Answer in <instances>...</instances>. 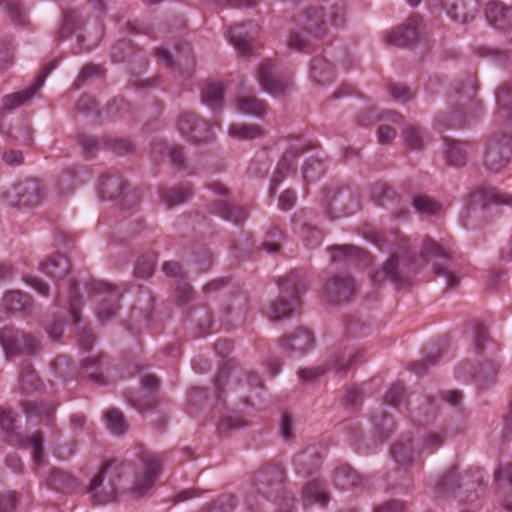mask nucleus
I'll list each match as a JSON object with an SVG mask.
<instances>
[{
    "label": "nucleus",
    "mask_w": 512,
    "mask_h": 512,
    "mask_svg": "<svg viewBox=\"0 0 512 512\" xmlns=\"http://www.w3.org/2000/svg\"><path fill=\"white\" fill-rule=\"evenodd\" d=\"M331 262L340 261H360L365 262L368 260V253L356 246L352 245H336L328 248Z\"/></svg>",
    "instance_id": "obj_32"
},
{
    "label": "nucleus",
    "mask_w": 512,
    "mask_h": 512,
    "mask_svg": "<svg viewBox=\"0 0 512 512\" xmlns=\"http://www.w3.org/2000/svg\"><path fill=\"white\" fill-rule=\"evenodd\" d=\"M18 381L20 388L24 393H31L39 390L42 385L32 364L29 362L22 363Z\"/></svg>",
    "instance_id": "obj_41"
},
{
    "label": "nucleus",
    "mask_w": 512,
    "mask_h": 512,
    "mask_svg": "<svg viewBox=\"0 0 512 512\" xmlns=\"http://www.w3.org/2000/svg\"><path fill=\"white\" fill-rule=\"evenodd\" d=\"M440 5L446 10L447 14L454 21L467 23L474 18V15H470L462 12L463 5H458L456 2H450L449 0H439Z\"/></svg>",
    "instance_id": "obj_60"
},
{
    "label": "nucleus",
    "mask_w": 512,
    "mask_h": 512,
    "mask_svg": "<svg viewBox=\"0 0 512 512\" xmlns=\"http://www.w3.org/2000/svg\"><path fill=\"white\" fill-rule=\"evenodd\" d=\"M344 8L333 5L328 15L321 6L306 8L297 18L299 30L291 33L289 47L299 52H309L328 30V23L341 25L344 22Z\"/></svg>",
    "instance_id": "obj_2"
},
{
    "label": "nucleus",
    "mask_w": 512,
    "mask_h": 512,
    "mask_svg": "<svg viewBox=\"0 0 512 512\" xmlns=\"http://www.w3.org/2000/svg\"><path fill=\"white\" fill-rule=\"evenodd\" d=\"M201 100L210 109H222L224 103L223 85L214 82L204 84L201 88Z\"/></svg>",
    "instance_id": "obj_35"
},
{
    "label": "nucleus",
    "mask_w": 512,
    "mask_h": 512,
    "mask_svg": "<svg viewBox=\"0 0 512 512\" xmlns=\"http://www.w3.org/2000/svg\"><path fill=\"white\" fill-rule=\"evenodd\" d=\"M256 77L261 88L274 96L284 94L291 83L290 77L279 72L271 59H265L259 64Z\"/></svg>",
    "instance_id": "obj_14"
},
{
    "label": "nucleus",
    "mask_w": 512,
    "mask_h": 512,
    "mask_svg": "<svg viewBox=\"0 0 512 512\" xmlns=\"http://www.w3.org/2000/svg\"><path fill=\"white\" fill-rule=\"evenodd\" d=\"M412 204L418 213L427 216L437 215L441 210V205L426 195L415 196Z\"/></svg>",
    "instance_id": "obj_51"
},
{
    "label": "nucleus",
    "mask_w": 512,
    "mask_h": 512,
    "mask_svg": "<svg viewBox=\"0 0 512 512\" xmlns=\"http://www.w3.org/2000/svg\"><path fill=\"white\" fill-rule=\"evenodd\" d=\"M311 77L320 85L332 81L333 69L331 64L322 57H315L311 62Z\"/></svg>",
    "instance_id": "obj_44"
},
{
    "label": "nucleus",
    "mask_w": 512,
    "mask_h": 512,
    "mask_svg": "<svg viewBox=\"0 0 512 512\" xmlns=\"http://www.w3.org/2000/svg\"><path fill=\"white\" fill-rule=\"evenodd\" d=\"M333 481L338 488L346 490L360 485L361 477L350 465L343 464L335 470Z\"/></svg>",
    "instance_id": "obj_37"
},
{
    "label": "nucleus",
    "mask_w": 512,
    "mask_h": 512,
    "mask_svg": "<svg viewBox=\"0 0 512 512\" xmlns=\"http://www.w3.org/2000/svg\"><path fill=\"white\" fill-rule=\"evenodd\" d=\"M358 292L356 280L348 274H334L324 282L323 293L331 304L351 301Z\"/></svg>",
    "instance_id": "obj_11"
},
{
    "label": "nucleus",
    "mask_w": 512,
    "mask_h": 512,
    "mask_svg": "<svg viewBox=\"0 0 512 512\" xmlns=\"http://www.w3.org/2000/svg\"><path fill=\"white\" fill-rule=\"evenodd\" d=\"M258 33V25L253 21H249L246 24L231 27L228 38L241 55L248 56L251 52V44Z\"/></svg>",
    "instance_id": "obj_22"
},
{
    "label": "nucleus",
    "mask_w": 512,
    "mask_h": 512,
    "mask_svg": "<svg viewBox=\"0 0 512 512\" xmlns=\"http://www.w3.org/2000/svg\"><path fill=\"white\" fill-rule=\"evenodd\" d=\"M45 187L38 179H25L5 188L2 198L10 206H38L44 199Z\"/></svg>",
    "instance_id": "obj_6"
},
{
    "label": "nucleus",
    "mask_w": 512,
    "mask_h": 512,
    "mask_svg": "<svg viewBox=\"0 0 512 512\" xmlns=\"http://www.w3.org/2000/svg\"><path fill=\"white\" fill-rule=\"evenodd\" d=\"M421 254L424 258H427V260L432 258L441 261L435 262L432 269L436 277H442L444 279L447 287L453 288L459 284V277L454 274L450 265L445 264L446 262H449L451 258L450 251L438 245L434 240L426 238L423 243Z\"/></svg>",
    "instance_id": "obj_9"
},
{
    "label": "nucleus",
    "mask_w": 512,
    "mask_h": 512,
    "mask_svg": "<svg viewBox=\"0 0 512 512\" xmlns=\"http://www.w3.org/2000/svg\"><path fill=\"white\" fill-rule=\"evenodd\" d=\"M304 499L309 504H319L325 506L329 501L328 494L323 490L321 482L313 480L304 488Z\"/></svg>",
    "instance_id": "obj_47"
},
{
    "label": "nucleus",
    "mask_w": 512,
    "mask_h": 512,
    "mask_svg": "<svg viewBox=\"0 0 512 512\" xmlns=\"http://www.w3.org/2000/svg\"><path fill=\"white\" fill-rule=\"evenodd\" d=\"M512 159V128L499 126L488 139L483 163L487 170L498 173L508 166Z\"/></svg>",
    "instance_id": "obj_4"
},
{
    "label": "nucleus",
    "mask_w": 512,
    "mask_h": 512,
    "mask_svg": "<svg viewBox=\"0 0 512 512\" xmlns=\"http://www.w3.org/2000/svg\"><path fill=\"white\" fill-rule=\"evenodd\" d=\"M406 397L403 383L397 381L389 388L384 396V402L388 405L398 407Z\"/></svg>",
    "instance_id": "obj_64"
},
{
    "label": "nucleus",
    "mask_w": 512,
    "mask_h": 512,
    "mask_svg": "<svg viewBox=\"0 0 512 512\" xmlns=\"http://www.w3.org/2000/svg\"><path fill=\"white\" fill-rule=\"evenodd\" d=\"M105 355L99 353L91 355L81 361V374L98 384L105 383V376L102 373Z\"/></svg>",
    "instance_id": "obj_33"
},
{
    "label": "nucleus",
    "mask_w": 512,
    "mask_h": 512,
    "mask_svg": "<svg viewBox=\"0 0 512 512\" xmlns=\"http://www.w3.org/2000/svg\"><path fill=\"white\" fill-rule=\"evenodd\" d=\"M499 110L496 115L498 126L512 128V84L503 85L496 95Z\"/></svg>",
    "instance_id": "obj_28"
},
{
    "label": "nucleus",
    "mask_w": 512,
    "mask_h": 512,
    "mask_svg": "<svg viewBox=\"0 0 512 512\" xmlns=\"http://www.w3.org/2000/svg\"><path fill=\"white\" fill-rule=\"evenodd\" d=\"M70 269V261L61 253L53 254L50 258L40 264V270L56 282L64 281L69 274Z\"/></svg>",
    "instance_id": "obj_27"
},
{
    "label": "nucleus",
    "mask_w": 512,
    "mask_h": 512,
    "mask_svg": "<svg viewBox=\"0 0 512 512\" xmlns=\"http://www.w3.org/2000/svg\"><path fill=\"white\" fill-rule=\"evenodd\" d=\"M469 480L463 484L459 483L460 475L458 470L453 467L442 477H439L435 483V492L443 497L454 495L457 489L465 488L467 495L463 498L465 501H473L479 497L478 491H482V483L480 477L474 475H466Z\"/></svg>",
    "instance_id": "obj_8"
},
{
    "label": "nucleus",
    "mask_w": 512,
    "mask_h": 512,
    "mask_svg": "<svg viewBox=\"0 0 512 512\" xmlns=\"http://www.w3.org/2000/svg\"><path fill=\"white\" fill-rule=\"evenodd\" d=\"M68 292H69V311L71 316L74 318L76 324L80 322V305L81 295L78 291V284L76 281H68Z\"/></svg>",
    "instance_id": "obj_58"
},
{
    "label": "nucleus",
    "mask_w": 512,
    "mask_h": 512,
    "mask_svg": "<svg viewBox=\"0 0 512 512\" xmlns=\"http://www.w3.org/2000/svg\"><path fill=\"white\" fill-rule=\"evenodd\" d=\"M92 289L98 297V316L104 320H110L117 315L119 301L122 294L112 285L98 281L92 284Z\"/></svg>",
    "instance_id": "obj_17"
},
{
    "label": "nucleus",
    "mask_w": 512,
    "mask_h": 512,
    "mask_svg": "<svg viewBox=\"0 0 512 512\" xmlns=\"http://www.w3.org/2000/svg\"><path fill=\"white\" fill-rule=\"evenodd\" d=\"M485 16L488 23L497 29L507 30L512 27V5L506 6L496 0L490 1Z\"/></svg>",
    "instance_id": "obj_25"
},
{
    "label": "nucleus",
    "mask_w": 512,
    "mask_h": 512,
    "mask_svg": "<svg viewBox=\"0 0 512 512\" xmlns=\"http://www.w3.org/2000/svg\"><path fill=\"white\" fill-rule=\"evenodd\" d=\"M0 344L8 357L36 354L40 350V343L33 335L8 326L0 328Z\"/></svg>",
    "instance_id": "obj_7"
},
{
    "label": "nucleus",
    "mask_w": 512,
    "mask_h": 512,
    "mask_svg": "<svg viewBox=\"0 0 512 512\" xmlns=\"http://www.w3.org/2000/svg\"><path fill=\"white\" fill-rule=\"evenodd\" d=\"M279 297L269 304L266 312L268 318L280 321L293 315L305 291V279L302 274L292 271L278 280Z\"/></svg>",
    "instance_id": "obj_3"
},
{
    "label": "nucleus",
    "mask_w": 512,
    "mask_h": 512,
    "mask_svg": "<svg viewBox=\"0 0 512 512\" xmlns=\"http://www.w3.org/2000/svg\"><path fill=\"white\" fill-rule=\"evenodd\" d=\"M107 428L112 434L122 435L128 430V423L124 414L117 408L106 412Z\"/></svg>",
    "instance_id": "obj_48"
},
{
    "label": "nucleus",
    "mask_w": 512,
    "mask_h": 512,
    "mask_svg": "<svg viewBox=\"0 0 512 512\" xmlns=\"http://www.w3.org/2000/svg\"><path fill=\"white\" fill-rule=\"evenodd\" d=\"M2 301L6 309L12 312H20L24 315H29L33 310L32 298L30 295L20 290L7 292L3 296Z\"/></svg>",
    "instance_id": "obj_31"
},
{
    "label": "nucleus",
    "mask_w": 512,
    "mask_h": 512,
    "mask_svg": "<svg viewBox=\"0 0 512 512\" xmlns=\"http://www.w3.org/2000/svg\"><path fill=\"white\" fill-rule=\"evenodd\" d=\"M22 407L28 418L38 416L40 419L46 420L52 419L56 410L53 404L35 402H24Z\"/></svg>",
    "instance_id": "obj_50"
},
{
    "label": "nucleus",
    "mask_w": 512,
    "mask_h": 512,
    "mask_svg": "<svg viewBox=\"0 0 512 512\" xmlns=\"http://www.w3.org/2000/svg\"><path fill=\"white\" fill-rule=\"evenodd\" d=\"M346 341L348 340V335L353 338H360L367 336L371 331V326L362 322L359 318H350L346 323Z\"/></svg>",
    "instance_id": "obj_63"
},
{
    "label": "nucleus",
    "mask_w": 512,
    "mask_h": 512,
    "mask_svg": "<svg viewBox=\"0 0 512 512\" xmlns=\"http://www.w3.org/2000/svg\"><path fill=\"white\" fill-rule=\"evenodd\" d=\"M390 236L392 239L384 234H373V240L380 249L385 245H391L396 246L398 251L394 252L379 270L371 274L370 278L374 285L389 280L400 289L408 286L416 274V252L410 250L408 240L400 232H394Z\"/></svg>",
    "instance_id": "obj_1"
},
{
    "label": "nucleus",
    "mask_w": 512,
    "mask_h": 512,
    "mask_svg": "<svg viewBox=\"0 0 512 512\" xmlns=\"http://www.w3.org/2000/svg\"><path fill=\"white\" fill-rule=\"evenodd\" d=\"M159 195L166 206L171 208L190 199L192 191L190 186L164 187L159 190Z\"/></svg>",
    "instance_id": "obj_39"
},
{
    "label": "nucleus",
    "mask_w": 512,
    "mask_h": 512,
    "mask_svg": "<svg viewBox=\"0 0 512 512\" xmlns=\"http://www.w3.org/2000/svg\"><path fill=\"white\" fill-rule=\"evenodd\" d=\"M159 384L158 378L154 375H146L141 381V389L135 393H129L127 401L139 412L150 411L157 405L155 390Z\"/></svg>",
    "instance_id": "obj_19"
},
{
    "label": "nucleus",
    "mask_w": 512,
    "mask_h": 512,
    "mask_svg": "<svg viewBox=\"0 0 512 512\" xmlns=\"http://www.w3.org/2000/svg\"><path fill=\"white\" fill-rule=\"evenodd\" d=\"M494 478L500 491L512 490V459L495 470Z\"/></svg>",
    "instance_id": "obj_59"
},
{
    "label": "nucleus",
    "mask_w": 512,
    "mask_h": 512,
    "mask_svg": "<svg viewBox=\"0 0 512 512\" xmlns=\"http://www.w3.org/2000/svg\"><path fill=\"white\" fill-rule=\"evenodd\" d=\"M0 9L6 12L14 25H25V12L18 3L3 0L0 2Z\"/></svg>",
    "instance_id": "obj_56"
},
{
    "label": "nucleus",
    "mask_w": 512,
    "mask_h": 512,
    "mask_svg": "<svg viewBox=\"0 0 512 512\" xmlns=\"http://www.w3.org/2000/svg\"><path fill=\"white\" fill-rule=\"evenodd\" d=\"M320 456L317 453H313L310 451H305L295 458V463L297 466H302L301 470L298 472H306L310 473L312 469L320 466Z\"/></svg>",
    "instance_id": "obj_61"
},
{
    "label": "nucleus",
    "mask_w": 512,
    "mask_h": 512,
    "mask_svg": "<svg viewBox=\"0 0 512 512\" xmlns=\"http://www.w3.org/2000/svg\"><path fill=\"white\" fill-rule=\"evenodd\" d=\"M483 202V204L508 205L512 207V196L500 192L497 188H481L472 195V203Z\"/></svg>",
    "instance_id": "obj_34"
},
{
    "label": "nucleus",
    "mask_w": 512,
    "mask_h": 512,
    "mask_svg": "<svg viewBox=\"0 0 512 512\" xmlns=\"http://www.w3.org/2000/svg\"><path fill=\"white\" fill-rule=\"evenodd\" d=\"M420 16H411L406 23L398 26L387 36V43L398 47H407L419 37Z\"/></svg>",
    "instance_id": "obj_23"
},
{
    "label": "nucleus",
    "mask_w": 512,
    "mask_h": 512,
    "mask_svg": "<svg viewBox=\"0 0 512 512\" xmlns=\"http://www.w3.org/2000/svg\"><path fill=\"white\" fill-rule=\"evenodd\" d=\"M179 132L195 143L209 142L214 139L211 124L193 112L183 113L177 123Z\"/></svg>",
    "instance_id": "obj_15"
},
{
    "label": "nucleus",
    "mask_w": 512,
    "mask_h": 512,
    "mask_svg": "<svg viewBox=\"0 0 512 512\" xmlns=\"http://www.w3.org/2000/svg\"><path fill=\"white\" fill-rule=\"evenodd\" d=\"M313 333L307 328H298L283 339L282 350L296 352L300 355L306 353L314 346Z\"/></svg>",
    "instance_id": "obj_24"
},
{
    "label": "nucleus",
    "mask_w": 512,
    "mask_h": 512,
    "mask_svg": "<svg viewBox=\"0 0 512 512\" xmlns=\"http://www.w3.org/2000/svg\"><path fill=\"white\" fill-rule=\"evenodd\" d=\"M143 467L136 476L131 492L135 497L150 495L160 473V460L156 455L142 457Z\"/></svg>",
    "instance_id": "obj_16"
},
{
    "label": "nucleus",
    "mask_w": 512,
    "mask_h": 512,
    "mask_svg": "<svg viewBox=\"0 0 512 512\" xmlns=\"http://www.w3.org/2000/svg\"><path fill=\"white\" fill-rule=\"evenodd\" d=\"M56 67V62L52 61L48 63L40 73L36 76L33 83H31L27 88L14 92L8 95H5L2 98V108L3 112H11L19 107L29 105L41 87L44 85L46 77L49 73Z\"/></svg>",
    "instance_id": "obj_12"
},
{
    "label": "nucleus",
    "mask_w": 512,
    "mask_h": 512,
    "mask_svg": "<svg viewBox=\"0 0 512 512\" xmlns=\"http://www.w3.org/2000/svg\"><path fill=\"white\" fill-rule=\"evenodd\" d=\"M500 367L501 362L499 360H486L480 364L476 372L473 374V377L480 384L486 385L495 380Z\"/></svg>",
    "instance_id": "obj_45"
},
{
    "label": "nucleus",
    "mask_w": 512,
    "mask_h": 512,
    "mask_svg": "<svg viewBox=\"0 0 512 512\" xmlns=\"http://www.w3.org/2000/svg\"><path fill=\"white\" fill-rule=\"evenodd\" d=\"M78 142L87 158H93L102 146L119 154L129 152L132 149V143L128 139L112 138L110 136L99 140L94 136L82 134L78 137Z\"/></svg>",
    "instance_id": "obj_18"
},
{
    "label": "nucleus",
    "mask_w": 512,
    "mask_h": 512,
    "mask_svg": "<svg viewBox=\"0 0 512 512\" xmlns=\"http://www.w3.org/2000/svg\"><path fill=\"white\" fill-rule=\"evenodd\" d=\"M49 486L59 492L73 493L78 488L77 480L67 471L54 469L48 480Z\"/></svg>",
    "instance_id": "obj_36"
},
{
    "label": "nucleus",
    "mask_w": 512,
    "mask_h": 512,
    "mask_svg": "<svg viewBox=\"0 0 512 512\" xmlns=\"http://www.w3.org/2000/svg\"><path fill=\"white\" fill-rule=\"evenodd\" d=\"M229 135L240 140H251L262 137L264 131L257 124H232L229 127Z\"/></svg>",
    "instance_id": "obj_46"
},
{
    "label": "nucleus",
    "mask_w": 512,
    "mask_h": 512,
    "mask_svg": "<svg viewBox=\"0 0 512 512\" xmlns=\"http://www.w3.org/2000/svg\"><path fill=\"white\" fill-rule=\"evenodd\" d=\"M341 340L337 343L326 361V368L337 373H346L366 361L365 351Z\"/></svg>",
    "instance_id": "obj_10"
},
{
    "label": "nucleus",
    "mask_w": 512,
    "mask_h": 512,
    "mask_svg": "<svg viewBox=\"0 0 512 512\" xmlns=\"http://www.w3.org/2000/svg\"><path fill=\"white\" fill-rule=\"evenodd\" d=\"M122 465L116 460L108 461L90 482L88 492L92 494L95 504H106L115 500L116 481L121 477Z\"/></svg>",
    "instance_id": "obj_5"
},
{
    "label": "nucleus",
    "mask_w": 512,
    "mask_h": 512,
    "mask_svg": "<svg viewBox=\"0 0 512 512\" xmlns=\"http://www.w3.org/2000/svg\"><path fill=\"white\" fill-rule=\"evenodd\" d=\"M469 144L454 139H445L444 158L454 167H462L468 161Z\"/></svg>",
    "instance_id": "obj_29"
},
{
    "label": "nucleus",
    "mask_w": 512,
    "mask_h": 512,
    "mask_svg": "<svg viewBox=\"0 0 512 512\" xmlns=\"http://www.w3.org/2000/svg\"><path fill=\"white\" fill-rule=\"evenodd\" d=\"M307 148L308 146L299 138L295 139L294 142L290 144L289 149L279 160L272 176V189H275L286 178V176L295 172L297 157Z\"/></svg>",
    "instance_id": "obj_21"
},
{
    "label": "nucleus",
    "mask_w": 512,
    "mask_h": 512,
    "mask_svg": "<svg viewBox=\"0 0 512 512\" xmlns=\"http://www.w3.org/2000/svg\"><path fill=\"white\" fill-rule=\"evenodd\" d=\"M212 214L231 221L235 224L243 223L247 218V212L243 207L232 205L225 201H215L209 206Z\"/></svg>",
    "instance_id": "obj_30"
},
{
    "label": "nucleus",
    "mask_w": 512,
    "mask_h": 512,
    "mask_svg": "<svg viewBox=\"0 0 512 512\" xmlns=\"http://www.w3.org/2000/svg\"><path fill=\"white\" fill-rule=\"evenodd\" d=\"M491 341L488 328L480 322L475 323L473 327V349L476 354L482 355L485 344Z\"/></svg>",
    "instance_id": "obj_54"
},
{
    "label": "nucleus",
    "mask_w": 512,
    "mask_h": 512,
    "mask_svg": "<svg viewBox=\"0 0 512 512\" xmlns=\"http://www.w3.org/2000/svg\"><path fill=\"white\" fill-rule=\"evenodd\" d=\"M15 418L11 410L0 409V427L8 435L15 439L16 442L23 446H29L32 449L34 461L40 464L44 459V436L41 431H37L31 437L22 436L14 432Z\"/></svg>",
    "instance_id": "obj_13"
},
{
    "label": "nucleus",
    "mask_w": 512,
    "mask_h": 512,
    "mask_svg": "<svg viewBox=\"0 0 512 512\" xmlns=\"http://www.w3.org/2000/svg\"><path fill=\"white\" fill-rule=\"evenodd\" d=\"M364 392L361 385L352 384L346 387L342 402L346 407L357 409L363 402Z\"/></svg>",
    "instance_id": "obj_53"
},
{
    "label": "nucleus",
    "mask_w": 512,
    "mask_h": 512,
    "mask_svg": "<svg viewBox=\"0 0 512 512\" xmlns=\"http://www.w3.org/2000/svg\"><path fill=\"white\" fill-rule=\"evenodd\" d=\"M285 239V233L276 226H272L266 232V238L258 249L266 250L269 254L279 253L281 242Z\"/></svg>",
    "instance_id": "obj_49"
},
{
    "label": "nucleus",
    "mask_w": 512,
    "mask_h": 512,
    "mask_svg": "<svg viewBox=\"0 0 512 512\" xmlns=\"http://www.w3.org/2000/svg\"><path fill=\"white\" fill-rule=\"evenodd\" d=\"M391 454L395 462L402 466L412 465L415 461L413 443L410 438L398 440L391 448Z\"/></svg>",
    "instance_id": "obj_40"
},
{
    "label": "nucleus",
    "mask_w": 512,
    "mask_h": 512,
    "mask_svg": "<svg viewBox=\"0 0 512 512\" xmlns=\"http://www.w3.org/2000/svg\"><path fill=\"white\" fill-rule=\"evenodd\" d=\"M325 172L323 162L315 157H311L305 161L302 166V174L305 182H310L318 179Z\"/></svg>",
    "instance_id": "obj_52"
},
{
    "label": "nucleus",
    "mask_w": 512,
    "mask_h": 512,
    "mask_svg": "<svg viewBox=\"0 0 512 512\" xmlns=\"http://www.w3.org/2000/svg\"><path fill=\"white\" fill-rule=\"evenodd\" d=\"M372 423L375 432L378 434L381 441L389 438L396 428V424L391 415H389L385 410L375 412L372 416Z\"/></svg>",
    "instance_id": "obj_42"
},
{
    "label": "nucleus",
    "mask_w": 512,
    "mask_h": 512,
    "mask_svg": "<svg viewBox=\"0 0 512 512\" xmlns=\"http://www.w3.org/2000/svg\"><path fill=\"white\" fill-rule=\"evenodd\" d=\"M78 16L75 11L68 10L63 15V22L57 33L58 41L69 38L77 29Z\"/></svg>",
    "instance_id": "obj_57"
},
{
    "label": "nucleus",
    "mask_w": 512,
    "mask_h": 512,
    "mask_svg": "<svg viewBox=\"0 0 512 512\" xmlns=\"http://www.w3.org/2000/svg\"><path fill=\"white\" fill-rule=\"evenodd\" d=\"M237 110L240 113L262 117L267 112V104L255 95H242L237 98Z\"/></svg>",
    "instance_id": "obj_38"
},
{
    "label": "nucleus",
    "mask_w": 512,
    "mask_h": 512,
    "mask_svg": "<svg viewBox=\"0 0 512 512\" xmlns=\"http://www.w3.org/2000/svg\"><path fill=\"white\" fill-rule=\"evenodd\" d=\"M231 249L234 257L242 260L248 258L256 250V247L251 234L241 232L237 238L231 240Z\"/></svg>",
    "instance_id": "obj_43"
},
{
    "label": "nucleus",
    "mask_w": 512,
    "mask_h": 512,
    "mask_svg": "<svg viewBox=\"0 0 512 512\" xmlns=\"http://www.w3.org/2000/svg\"><path fill=\"white\" fill-rule=\"evenodd\" d=\"M126 187L125 180L114 171H107L99 179V193L104 199L118 200Z\"/></svg>",
    "instance_id": "obj_26"
},
{
    "label": "nucleus",
    "mask_w": 512,
    "mask_h": 512,
    "mask_svg": "<svg viewBox=\"0 0 512 512\" xmlns=\"http://www.w3.org/2000/svg\"><path fill=\"white\" fill-rule=\"evenodd\" d=\"M405 144L411 150L419 151L423 149V131L421 128L409 125L405 128L404 132Z\"/></svg>",
    "instance_id": "obj_55"
},
{
    "label": "nucleus",
    "mask_w": 512,
    "mask_h": 512,
    "mask_svg": "<svg viewBox=\"0 0 512 512\" xmlns=\"http://www.w3.org/2000/svg\"><path fill=\"white\" fill-rule=\"evenodd\" d=\"M78 184V176L74 171L70 170L64 172L58 180L59 194L62 196L70 195Z\"/></svg>",
    "instance_id": "obj_62"
},
{
    "label": "nucleus",
    "mask_w": 512,
    "mask_h": 512,
    "mask_svg": "<svg viewBox=\"0 0 512 512\" xmlns=\"http://www.w3.org/2000/svg\"><path fill=\"white\" fill-rule=\"evenodd\" d=\"M284 471L279 466L261 470L256 476L258 491L268 499H276L284 491Z\"/></svg>",
    "instance_id": "obj_20"
}]
</instances>
